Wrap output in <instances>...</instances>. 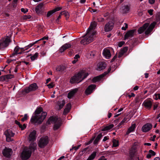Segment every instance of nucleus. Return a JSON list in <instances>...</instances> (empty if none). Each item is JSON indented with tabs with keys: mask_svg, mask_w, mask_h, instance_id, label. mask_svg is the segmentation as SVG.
<instances>
[{
	"mask_svg": "<svg viewBox=\"0 0 160 160\" xmlns=\"http://www.w3.org/2000/svg\"><path fill=\"white\" fill-rule=\"evenodd\" d=\"M51 123H55L53 128L54 130L58 129L60 126L61 121L60 119H58L57 117H51L47 122V124H50Z\"/></svg>",
	"mask_w": 160,
	"mask_h": 160,
	"instance_id": "obj_5",
	"label": "nucleus"
},
{
	"mask_svg": "<svg viewBox=\"0 0 160 160\" xmlns=\"http://www.w3.org/2000/svg\"><path fill=\"white\" fill-rule=\"evenodd\" d=\"M109 139V137L108 136H105L104 138L103 139L102 141L103 142H105L106 140H108Z\"/></svg>",
	"mask_w": 160,
	"mask_h": 160,
	"instance_id": "obj_55",
	"label": "nucleus"
},
{
	"mask_svg": "<svg viewBox=\"0 0 160 160\" xmlns=\"http://www.w3.org/2000/svg\"><path fill=\"white\" fill-rule=\"evenodd\" d=\"M78 90V88H75L70 91L68 94V98L69 99L71 98L75 95Z\"/></svg>",
	"mask_w": 160,
	"mask_h": 160,
	"instance_id": "obj_20",
	"label": "nucleus"
},
{
	"mask_svg": "<svg viewBox=\"0 0 160 160\" xmlns=\"http://www.w3.org/2000/svg\"><path fill=\"white\" fill-rule=\"evenodd\" d=\"M113 147H116L118 145V141L116 139H113Z\"/></svg>",
	"mask_w": 160,
	"mask_h": 160,
	"instance_id": "obj_37",
	"label": "nucleus"
},
{
	"mask_svg": "<svg viewBox=\"0 0 160 160\" xmlns=\"http://www.w3.org/2000/svg\"><path fill=\"white\" fill-rule=\"evenodd\" d=\"M113 23L112 22H109L106 24L104 27L105 32H108L111 30L113 28Z\"/></svg>",
	"mask_w": 160,
	"mask_h": 160,
	"instance_id": "obj_14",
	"label": "nucleus"
},
{
	"mask_svg": "<svg viewBox=\"0 0 160 160\" xmlns=\"http://www.w3.org/2000/svg\"><path fill=\"white\" fill-rule=\"evenodd\" d=\"M111 70V68H109L108 69V72H105L103 74L93 78L92 79V82H100L102 81V78L106 75H107L108 73Z\"/></svg>",
	"mask_w": 160,
	"mask_h": 160,
	"instance_id": "obj_11",
	"label": "nucleus"
},
{
	"mask_svg": "<svg viewBox=\"0 0 160 160\" xmlns=\"http://www.w3.org/2000/svg\"><path fill=\"white\" fill-rule=\"evenodd\" d=\"M106 67L105 63L100 62L97 65V69L98 70L100 71L105 68Z\"/></svg>",
	"mask_w": 160,
	"mask_h": 160,
	"instance_id": "obj_23",
	"label": "nucleus"
},
{
	"mask_svg": "<svg viewBox=\"0 0 160 160\" xmlns=\"http://www.w3.org/2000/svg\"><path fill=\"white\" fill-rule=\"evenodd\" d=\"M117 54L115 55L114 57H113V58L111 60V62H113L114 60L116 59V58H117L118 57V56H117Z\"/></svg>",
	"mask_w": 160,
	"mask_h": 160,
	"instance_id": "obj_53",
	"label": "nucleus"
},
{
	"mask_svg": "<svg viewBox=\"0 0 160 160\" xmlns=\"http://www.w3.org/2000/svg\"><path fill=\"white\" fill-rule=\"evenodd\" d=\"M142 104L146 108L150 109L152 106V102L150 100H146L143 102Z\"/></svg>",
	"mask_w": 160,
	"mask_h": 160,
	"instance_id": "obj_19",
	"label": "nucleus"
},
{
	"mask_svg": "<svg viewBox=\"0 0 160 160\" xmlns=\"http://www.w3.org/2000/svg\"><path fill=\"white\" fill-rule=\"evenodd\" d=\"M135 32L134 30H132L128 31L124 36V39H126L132 37Z\"/></svg>",
	"mask_w": 160,
	"mask_h": 160,
	"instance_id": "obj_22",
	"label": "nucleus"
},
{
	"mask_svg": "<svg viewBox=\"0 0 160 160\" xmlns=\"http://www.w3.org/2000/svg\"><path fill=\"white\" fill-rule=\"evenodd\" d=\"M38 55V52H36L35 54L31 57L30 58L32 61H33L37 57Z\"/></svg>",
	"mask_w": 160,
	"mask_h": 160,
	"instance_id": "obj_35",
	"label": "nucleus"
},
{
	"mask_svg": "<svg viewBox=\"0 0 160 160\" xmlns=\"http://www.w3.org/2000/svg\"><path fill=\"white\" fill-rule=\"evenodd\" d=\"M160 19V15H157L156 20L157 21H158Z\"/></svg>",
	"mask_w": 160,
	"mask_h": 160,
	"instance_id": "obj_63",
	"label": "nucleus"
},
{
	"mask_svg": "<svg viewBox=\"0 0 160 160\" xmlns=\"http://www.w3.org/2000/svg\"><path fill=\"white\" fill-rule=\"evenodd\" d=\"M65 67L63 66H59L56 68V70L58 71L62 72L65 69Z\"/></svg>",
	"mask_w": 160,
	"mask_h": 160,
	"instance_id": "obj_30",
	"label": "nucleus"
},
{
	"mask_svg": "<svg viewBox=\"0 0 160 160\" xmlns=\"http://www.w3.org/2000/svg\"><path fill=\"white\" fill-rule=\"evenodd\" d=\"M97 25V23L95 22H93L91 23L90 26H89L87 31H93L94 32V33L95 34L96 32L94 30V29Z\"/></svg>",
	"mask_w": 160,
	"mask_h": 160,
	"instance_id": "obj_24",
	"label": "nucleus"
},
{
	"mask_svg": "<svg viewBox=\"0 0 160 160\" xmlns=\"http://www.w3.org/2000/svg\"><path fill=\"white\" fill-rule=\"evenodd\" d=\"M102 136V135L101 133H100L98 135L97 138L94 141L93 143L95 144H97L98 143V142L100 139V138Z\"/></svg>",
	"mask_w": 160,
	"mask_h": 160,
	"instance_id": "obj_29",
	"label": "nucleus"
},
{
	"mask_svg": "<svg viewBox=\"0 0 160 160\" xmlns=\"http://www.w3.org/2000/svg\"><path fill=\"white\" fill-rule=\"evenodd\" d=\"M154 98L156 100L160 99V94H155L154 96Z\"/></svg>",
	"mask_w": 160,
	"mask_h": 160,
	"instance_id": "obj_40",
	"label": "nucleus"
},
{
	"mask_svg": "<svg viewBox=\"0 0 160 160\" xmlns=\"http://www.w3.org/2000/svg\"><path fill=\"white\" fill-rule=\"evenodd\" d=\"M26 48H25V47L24 48H21L19 47L18 46H17L15 48L14 50L12 55H14L21 54L22 52L27 50L26 49Z\"/></svg>",
	"mask_w": 160,
	"mask_h": 160,
	"instance_id": "obj_12",
	"label": "nucleus"
},
{
	"mask_svg": "<svg viewBox=\"0 0 160 160\" xmlns=\"http://www.w3.org/2000/svg\"><path fill=\"white\" fill-rule=\"evenodd\" d=\"M155 0H149L148 2L151 4H153L155 2Z\"/></svg>",
	"mask_w": 160,
	"mask_h": 160,
	"instance_id": "obj_52",
	"label": "nucleus"
},
{
	"mask_svg": "<svg viewBox=\"0 0 160 160\" xmlns=\"http://www.w3.org/2000/svg\"><path fill=\"white\" fill-rule=\"evenodd\" d=\"M26 125L25 124H24L23 125H21L19 127L20 128H21L22 130H24L25 128H26Z\"/></svg>",
	"mask_w": 160,
	"mask_h": 160,
	"instance_id": "obj_47",
	"label": "nucleus"
},
{
	"mask_svg": "<svg viewBox=\"0 0 160 160\" xmlns=\"http://www.w3.org/2000/svg\"><path fill=\"white\" fill-rule=\"evenodd\" d=\"M36 132L35 130L31 132L29 136L28 139L29 142H34L36 139Z\"/></svg>",
	"mask_w": 160,
	"mask_h": 160,
	"instance_id": "obj_15",
	"label": "nucleus"
},
{
	"mask_svg": "<svg viewBox=\"0 0 160 160\" xmlns=\"http://www.w3.org/2000/svg\"><path fill=\"white\" fill-rule=\"evenodd\" d=\"M88 75V73L85 72L84 70L82 71L72 77L70 82L72 83H79L86 78Z\"/></svg>",
	"mask_w": 160,
	"mask_h": 160,
	"instance_id": "obj_2",
	"label": "nucleus"
},
{
	"mask_svg": "<svg viewBox=\"0 0 160 160\" xmlns=\"http://www.w3.org/2000/svg\"><path fill=\"white\" fill-rule=\"evenodd\" d=\"M42 111V108L39 107L37 108L35 111V115L32 117L31 120L32 122L41 123L45 118L47 113L46 112H43L40 115Z\"/></svg>",
	"mask_w": 160,
	"mask_h": 160,
	"instance_id": "obj_1",
	"label": "nucleus"
},
{
	"mask_svg": "<svg viewBox=\"0 0 160 160\" xmlns=\"http://www.w3.org/2000/svg\"><path fill=\"white\" fill-rule=\"evenodd\" d=\"M95 138V137L92 138V139H91L86 144L87 145H89V144H90L91 143H92V142L94 140Z\"/></svg>",
	"mask_w": 160,
	"mask_h": 160,
	"instance_id": "obj_50",
	"label": "nucleus"
},
{
	"mask_svg": "<svg viewBox=\"0 0 160 160\" xmlns=\"http://www.w3.org/2000/svg\"><path fill=\"white\" fill-rule=\"evenodd\" d=\"M48 142V139L47 136L42 137L39 140L38 146L41 148H43L47 144Z\"/></svg>",
	"mask_w": 160,
	"mask_h": 160,
	"instance_id": "obj_9",
	"label": "nucleus"
},
{
	"mask_svg": "<svg viewBox=\"0 0 160 160\" xmlns=\"http://www.w3.org/2000/svg\"><path fill=\"white\" fill-rule=\"evenodd\" d=\"M12 153V150L10 148H5L2 151L3 155L7 158H10Z\"/></svg>",
	"mask_w": 160,
	"mask_h": 160,
	"instance_id": "obj_13",
	"label": "nucleus"
},
{
	"mask_svg": "<svg viewBox=\"0 0 160 160\" xmlns=\"http://www.w3.org/2000/svg\"><path fill=\"white\" fill-rule=\"evenodd\" d=\"M71 104L70 103H68L67 105V108H66L70 110L71 108Z\"/></svg>",
	"mask_w": 160,
	"mask_h": 160,
	"instance_id": "obj_54",
	"label": "nucleus"
},
{
	"mask_svg": "<svg viewBox=\"0 0 160 160\" xmlns=\"http://www.w3.org/2000/svg\"><path fill=\"white\" fill-rule=\"evenodd\" d=\"M4 76L6 80L8 79L12 78L13 77V75L11 74L7 75Z\"/></svg>",
	"mask_w": 160,
	"mask_h": 160,
	"instance_id": "obj_41",
	"label": "nucleus"
},
{
	"mask_svg": "<svg viewBox=\"0 0 160 160\" xmlns=\"http://www.w3.org/2000/svg\"><path fill=\"white\" fill-rule=\"evenodd\" d=\"M152 127V124L147 123L142 127V130L143 132H147L149 131L151 129Z\"/></svg>",
	"mask_w": 160,
	"mask_h": 160,
	"instance_id": "obj_16",
	"label": "nucleus"
},
{
	"mask_svg": "<svg viewBox=\"0 0 160 160\" xmlns=\"http://www.w3.org/2000/svg\"><path fill=\"white\" fill-rule=\"evenodd\" d=\"M47 86L49 88H51L53 87L54 85L53 83H51L48 84Z\"/></svg>",
	"mask_w": 160,
	"mask_h": 160,
	"instance_id": "obj_48",
	"label": "nucleus"
},
{
	"mask_svg": "<svg viewBox=\"0 0 160 160\" xmlns=\"http://www.w3.org/2000/svg\"><path fill=\"white\" fill-rule=\"evenodd\" d=\"M10 42V38L7 36L0 40V49H2L7 47Z\"/></svg>",
	"mask_w": 160,
	"mask_h": 160,
	"instance_id": "obj_6",
	"label": "nucleus"
},
{
	"mask_svg": "<svg viewBox=\"0 0 160 160\" xmlns=\"http://www.w3.org/2000/svg\"><path fill=\"white\" fill-rule=\"evenodd\" d=\"M65 103V102L64 100H62L61 102H58V104L59 106V109H60L62 108Z\"/></svg>",
	"mask_w": 160,
	"mask_h": 160,
	"instance_id": "obj_33",
	"label": "nucleus"
},
{
	"mask_svg": "<svg viewBox=\"0 0 160 160\" xmlns=\"http://www.w3.org/2000/svg\"><path fill=\"white\" fill-rule=\"evenodd\" d=\"M114 127V125L112 124H110L108 126H107L102 129V131H105L108 130Z\"/></svg>",
	"mask_w": 160,
	"mask_h": 160,
	"instance_id": "obj_31",
	"label": "nucleus"
},
{
	"mask_svg": "<svg viewBox=\"0 0 160 160\" xmlns=\"http://www.w3.org/2000/svg\"><path fill=\"white\" fill-rule=\"evenodd\" d=\"M31 17V15H25L23 16V18L24 19H30Z\"/></svg>",
	"mask_w": 160,
	"mask_h": 160,
	"instance_id": "obj_49",
	"label": "nucleus"
},
{
	"mask_svg": "<svg viewBox=\"0 0 160 160\" xmlns=\"http://www.w3.org/2000/svg\"><path fill=\"white\" fill-rule=\"evenodd\" d=\"M128 96L129 98H131L132 97H134L135 96V94L133 93H132L130 94Z\"/></svg>",
	"mask_w": 160,
	"mask_h": 160,
	"instance_id": "obj_58",
	"label": "nucleus"
},
{
	"mask_svg": "<svg viewBox=\"0 0 160 160\" xmlns=\"http://www.w3.org/2000/svg\"><path fill=\"white\" fill-rule=\"evenodd\" d=\"M98 20L99 22H103L104 21V19L102 18H98Z\"/></svg>",
	"mask_w": 160,
	"mask_h": 160,
	"instance_id": "obj_61",
	"label": "nucleus"
},
{
	"mask_svg": "<svg viewBox=\"0 0 160 160\" xmlns=\"http://www.w3.org/2000/svg\"><path fill=\"white\" fill-rule=\"evenodd\" d=\"M127 118H125L118 125L119 126L122 125H123L124 123L127 122Z\"/></svg>",
	"mask_w": 160,
	"mask_h": 160,
	"instance_id": "obj_36",
	"label": "nucleus"
},
{
	"mask_svg": "<svg viewBox=\"0 0 160 160\" xmlns=\"http://www.w3.org/2000/svg\"><path fill=\"white\" fill-rule=\"evenodd\" d=\"M31 151L28 148H25L23 150L21 154V157L23 160H26L28 159L31 156Z\"/></svg>",
	"mask_w": 160,
	"mask_h": 160,
	"instance_id": "obj_7",
	"label": "nucleus"
},
{
	"mask_svg": "<svg viewBox=\"0 0 160 160\" xmlns=\"http://www.w3.org/2000/svg\"><path fill=\"white\" fill-rule=\"evenodd\" d=\"M0 81H6L4 76L0 77Z\"/></svg>",
	"mask_w": 160,
	"mask_h": 160,
	"instance_id": "obj_51",
	"label": "nucleus"
},
{
	"mask_svg": "<svg viewBox=\"0 0 160 160\" xmlns=\"http://www.w3.org/2000/svg\"><path fill=\"white\" fill-rule=\"evenodd\" d=\"M60 14L61 15H64L66 18H68L69 17V14L67 11H63L61 12Z\"/></svg>",
	"mask_w": 160,
	"mask_h": 160,
	"instance_id": "obj_34",
	"label": "nucleus"
},
{
	"mask_svg": "<svg viewBox=\"0 0 160 160\" xmlns=\"http://www.w3.org/2000/svg\"><path fill=\"white\" fill-rule=\"evenodd\" d=\"M80 58V56L78 54H76L74 57V59L76 60H78V58Z\"/></svg>",
	"mask_w": 160,
	"mask_h": 160,
	"instance_id": "obj_56",
	"label": "nucleus"
},
{
	"mask_svg": "<svg viewBox=\"0 0 160 160\" xmlns=\"http://www.w3.org/2000/svg\"><path fill=\"white\" fill-rule=\"evenodd\" d=\"M103 55L107 59L110 58L111 56L110 50L108 48L104 49L103 50Z\"/></svg>",
	"mask_w": 160,
	"mask_h": 160,
	"instance_id": "obj_18",
	"label": "nucleus"
},
{
	"mask_svg": "<svg viewBox=\"0 0 160 160\" xmlns=\"http://www.w3.org/2000/svg\"><path fill=\"white\" fill-rule=\"evenodd\" d=\"M152 156L151 155V154L149 153L148 154H147L146 157L147 158H151Z\"/></svg>",
	"mask_w": 160,
	"mask_h": 160,
	"instance_id": "obj_60",
	"label": "nucleus"
},
{
	"mask_svg": "<svg viewBox=\"0 0 160 160\" xmlns=\"http://www.w3.org/2000/svg\"><path fill=\"white\" fill-rule=\"evenodd\" d=\"M69 109L66 108L65 109H64V111L63 113V114L64 115L67 114L69 112Z\"/></svg>",
	"mask_w": 160,
	"mask_h": 160,
	"instance_id": "obj_45",
	"label": "nucleus"
},
{
	"mask_svg": "<svg viewBox=\"0 0 160 160\" xmlns=\"http://www.w3.org/2000/svg\"><path fill=\"white\" fill-rule=\"evenodd\" d=\"M65 157L64 156H62L59 158L57 160H62V159H64Z\"/></svg>",
	"mask_w": 160,
	"mask_h": 160,
	"instance_id": "obj_64",
	"label": "nucleus"
},
{
	"mask_svg": "<svg viewBox=\"0 0 160 160\" xmlns=\"http://www.w3.org/2000/svg\"><path fill=\"white\" fill-rule=\"evenodd\" d=\"M136 128V124L135 123L133 124L128 129L127 132L126 134H129L130 132L134 131Z\"/></svg>",
	"mask_w": 160,
	"mask_h": 160,
	"instance_id": "obj_27",
	"label": "nucleus"
},
{
	"mask_svg": "<svg viewBox=\"0 0 160 160\" xmlns=\"http://www.w3.org/2000/svg\"><path fill=\"white\" fill-rule=\"evenodd\" d=\"M4 134L6 137V141L8 142L11 141L12 140V138L15 135V133L13 132L10 129H8L5 131Z\"/></svg>",
	"mask_w": 160,
	"mask_h": 160,
	"instance_id": "obj_8",
	"label": "nucleus"
},
{
	"mask_svg": "<svg viewBox=\"0 0 160 160\" xmlns=\"http://www.w3.org/2000/svg\"><path fill=\"white\" fill-rule=\"evenodd\" d=\"M96 154V152H93L88 158L87 160H92L95 158Z\"/></svg>",
	"mask_w": 160,
	"mask_h": 160,
	"instance_id": "obj_32",
	"label": "nucleus"
},
{
	"mask_svg": "<svg viewBox=\"0 0 160 160\" xmlns=\"http://www.w3.org/2000/svg\"><path fill=\"white\" fill-rule=\"evenodd\" d=\"M95 34L94 32L93 31H87L83 38L81 39V44H87L92 42L94 39Z\"/></svg>",
	"mask_w": 160,
	"mask_h": 160,
	"instance_id": "obj_3",
	"label": "nucleus"
},
{
	"mask_svg": "<svg viewBox=\"0 0 160 160\" xmlns=\"http://www.w3.org/2000/svg\"><path fill=\"white\" fill-rule=\"evenodd\" d=\"M56 11H49L47 13V17H50L53 13L55 12Z\"/></svg>",
	"mask_w": 160,
	"mask_h": 160,
	"instance_id": "obj_39",
	"label": "nucleus"
},
{
	"mask_svg": "<svg viewBox=\"0 0 160 160\" xmlns=\"http://www.w3.org/2000/svg\"><path fill=\"white\" fill-rule=\"evenodd\" d=\"M31 142L30 144L29 148H28L29 149V150L31 151V152H32V151H34L36 149L37 144L36 143V142Z\"/></svg>",
	"mask_w": 160,
	"mask_h": 160,
	"instance_id": "obj_25",
	"label": "nucleus"
},
{
	"mask_svg": "<svg viewBox=\"0 0 160 160\" xmlns=\"http://www.w3.org/2000/svg\"><path fill=\"white\" fill-rule=\"evenodd\" d=\"M128 28V25L126 23H124L123 26L122 28V29L125 30Z\"/></svg>",
	"mask_w": 160,
	"mask_h": 160,
	"instance_id": "obj_42",
	"label": "nucleus"
},
{
	"mask_svg": "<svg viewBox=\"0 0 160 160\" xmlns=\"http://www.w3.org/2000/svg\"><path fill=\"white\" fill-rule=\"evenodd\" d=\"M62 9V8L60 7H57L55 9H53V10H61Z\"/></svg>",
	"mask_w": 160,
	"mask_h": 160,
	"instance_id": "obj_62",
	"label": "nucleus"
},
{
	"mask_svg": "<svg viewBox=\"0 0 160 160\" xmlns=\"http://www.w3.org/2000/svg\"><path fill=\"white\" fill-rule=\"evenodd\" d=\"M38 41H35L34 43H30V44H29L27 46H26L25 47V48H26V49H28L29 48L31 47L34 44L38 42Z\"/></svg>",
	"mask_w": 160,
	"mask_h": 160,
	"instance_id": "obj_38",
	"label": "nucleus"
},
{
	"mask_svg": "<svg viewBox=\"0 0 160 160\" xmlns=\"http://www.w3.org/2000/svg\"><path fill=\"white\" fill-rule=\"evenodd\" d=\"M96 86L94 84H92L89 86L85 91V93L87 95L91 94L95 89Z\"/></svg>",
	"mask_w": 160,
	"mask_h": 160,
	"instance_id": "obj_17",
	"label": "nucleus"
},
{
	"mask_svg": "<svg viewBox=\"0 0 160 160\" xmlns=\"http://www.w3.org/2000/svg\"><path fill=\"white\" fill-rule=\"evenodd\" d=\"M156 24L155 22L151 23L149 26V23H146L141 27L139 28L138 30V33L139 34H141L145 30H146L145 33L147 35L149 34L152 30Z\"/></svg>",
	"mask_w": 160,
	"mask_h": 160,
	"instance_id": "obj_4",
	"label": "nucleus"
},
{
	"mask_svg": "<svg viewBox=\"0 0 160 160\" xmlns=\"http://www.w3.org/2000/svg\"><path fill=\"white\" fill-rule=\"evenodd\" d=\"M124 43V42H120L118 45L119 47H121L122 45Z\"/></svg>",
	"mask_w": 160,
	"mask_h": 160,
	"instance_id": "obj_57",
	"label": "nucleus"
},
{
	"mask_svg": "<svg viewBox=\"0 0 160 160\" xmlns=\"http://www.w3.org/2000/svg\"><path fill=\"white\" fill-rule=\"evenodd\" d=\"M128 48L127 47H125L122 48L121 51L119 52L118 57L119 58L122 57L124 53H125L128 50Z\"/></svg>",
	"mask_w": 160,
	"mask_h": 160,
	"instance_id": "obj_26",
	"label": "nucleus"
},
{
	"mask_svg": "<svg viewBox=\"0 0 160 160\" xmlns=\"http://www.w3.org/2000/svg\"><path fill=\"white\" fill-rule=\"evenodd\" d=\"M42 11H36V13L38 14H41Z\"/></svg>",
	"mask_w": 160,
	"mask_h": 160,
	"instance_id": "obj_59",
	"label": "nucleus"
},
{
	"mask_svg": "<svg viewBox=\"0 0 160 160\" xmlns=\"http://www.w3.org/2000/svg\"><path fill=\"white\" fill-rule=\"evenodd\" d=\"M45 5L43 3H40L36 7L35 10H42L44 9Z\"/></svg>",
	"mask_w": 160,
	"mask_h": 160,
	"instance_id": "obj_28",
	"label": "nucleus"
},
{
	"mask_svg": "<svg viewBox=\"0 0 160 160\" xmlns=\"http://www.w3.org/2000/svg\"><path fill=\"white\" fill-rule=\"evenodd\" d=\"M149 153L151 154L152 156H155L156 154L155 152L152 150H150L149 151Z\"/></svg>",
	"mask_w": 160,
	"mask_h": 160,
	"instance_id": "obj_46",
	"label": "nucleus"
},
{
	"mask_svg": "<svg viewBox=\"0 0 160 160\" xmlns=\"http://www.w3.org/2000/svg\"><path fill=\"white\" fill-rule=\"evenodd\" d=\"M38 88V87L35 83H34L30 85L29 87H26L24 89V92L28 93L30 92L36 90Z\"/></svg>",
	"mask_w": 160,
	"mask_h": 160,
	"instance_id": "obj_10",
	"label": "nucleus"
},
{
	"mask_svg": "<svg viewBox=\"0 0 160 160\" xmlns=\"http://www.w3.org/2000/svg\"><path fill=\"white\" fill-rule=\"evenodd\" d=\"M28 118V116L27 115V114H26L24 115V117L22 118L21 121L22 122H24Z\"/></svg>",
	"mask_w": 160,
	"mask_h": 160,
	"instance_id": "obj_43",
	"label": "nucleus"
},
{
	"mask_svg": "<svg viewBox=\"0 0 160 160\" xmlns=\"http://www.w3.org/2000/svg\"><path fill=\"white\" fill-rule=\"evenodd\" d=\"M130 9V6L129 5H127L124 6V10H129Z\"/></svg>",
	"mask_w": 160,
	"mask_h": 160,
	"instance_id": "obj_44",
	"label": "nucleus"
},
{
	"mask_svg": "<svg viewBox=\"0 0 160 160\" xmlns=\"http://www.w3.org/2000/svg\"><path fill=\"white\" fill-rule=\"evenodd\" d=\"M71 45L69 43H66L62 45L60 48L59 50L61 52H63L65 50L70 48Z\"/></svg>",
	"mask_w": 160,
	"mask_h": 160,
	"instance_id": "obj_21",
	"label": "nucleus"
}]
</instances>
